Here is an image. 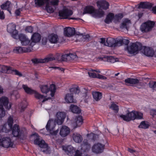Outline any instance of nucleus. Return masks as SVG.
Instances as JSON below:
<instances>
[{
    "label": "nucleus",
    "instance_id": "1",
    "mask_svg": "<svg viewBox=\"0 0 156 156\" xmlns=\"http://www.w3.org/2000/svg\"><path fill=\"white\" fill-rule=\"evenodd\" d=\"M35 0V3L36 5L41 6L46 4V9L49 13L54 12L55 9V6L58 4V0Z\"/></svg>",
    "mask_w": 156,
    "mask_h": 156
},
{
    "label": "nucleus",
    "instance_id": "2",
    "mask_svg": "<svg viewBox=\"0 0 156 156\" xmlns=\"http://www.w3.org/2000/svg\"><path fill=\"white\" fill-rule=\"evenodd\" d=\"M34 144L39 145L40 147V150L45 154H50L51 152L50 148L45 143L44 140L40 138L38 136H36L34 140Z\"/></svg>",
    "mask_w": 156,
    "mask_h": 156
},
{
    "label": "nucleus",
    "instance_id": "3",
    "mask_svg": "<svg viewBox=\"0 0 156 156\" xmlns=\"http://www.w3.org/2000/svg\"><path fill=\"white\" fill-rule=\"evenodd\" d=\"M34 144L39 145L40 147V150L45 154H50L51 152L50 148L45 143L44 140L40 138L38 136H36L34 140Z\"/></svg>",
    "mask_w": 156,
    "mask_h": 156
},
{
    "label": "nucleus",
    "instance_id": "4",
    "mask_svg": "<svg viewBox=\"0 0 156 156\" xmlns=\"http://www.w3.org/2000/svg\"><path fill=\"white\" fill-rule=\"evenodd\" d=\"M142 44L139 42H136L130 43L129 45L127 46L126 49L129 53L132 54L137 53L139 51L142 50Z\"/></svg>",
    "mask_w": 156,
    "mask_h": 156
},
{
    "label": "nucleus",
    "instance_id": "5",
    "mask_svg": "<svg viewBox=\"0 0 156 156\" xmlns=\"http://www.w3.org/2000/svg\"><path fill=\"white\" fill-rule=\"evenodd\" d=\"M10 129H11L12 134L14 136L18 137L22 140H23L25 138L24 133L23 131L20 130V128L18 125L15 124Z\"/></svg>",
    "mask_w": 156,
    "mask_h": 156
},
{
    "label": "nucleus",
    "instance_id": "6",
    "mask_svg": "<svg viewBox=\"0 0 156 156\" xmlns=\"http://www.w3.org/2000/svg\"><path fill=\"white\" fill-rule=\"evenodd\" d=\"M13 142L9 137H2L0 134V146L5 148L12 147Z\"/></svg>",
    "mask_w": 156,
    "mask_h": 156
},
{
    "label": "nucleus",
    "instance_id": "7",
    "mask_svg": "<svg viewBox=\"0 0 156 156\" xmlns=\"http://www.w3.org/2000/svg\"><path fill=\"white\" fill-rule=\"evenodd\" d=\"M70 93L69 94V103H76V99H74V97L76 94H78L80 92L78 87H73L69 89Z\"/></svg>",
    "mask_w": 156,
    "mask_h": 156
},
{
    "label": "nucleus",
    "instance_id": "8",
    "mask_svg": "<svg viewBox=\"0 0 156 156\" xmlns=\"http://www.w3.org/2000/svg\"><path fill=\"white\" fill-rule=\"evenodd\" d=\"M16 25L13 23H9L8 25L7 30L8 32L11 34L12 37L15 39L18 38V32L16 30Z\"/></svg>",
    "mask_w": 156,
    "mask_h": 156
},
{
    "label": "nucleus",
    "instance_id": "9",
    "mask_svg": "<svg viewBox=\"0 0 156 156\" xmlns=\"http://www.w3.org/2000/svg\"><path fill=\"white\" fill-rule=\"evenodd\" d=\"M55 58L53 57V54H50L47 55L44 59L35 58L32 60L33 63L35 64L38 63H46L54 60Z\"/></svg>",
    "mask_w": 156,
    "mask_h": 156
},
{
    "label": "nucleus",
    "instance_id": "10",
    "mask_svg": "<svg viewBox=\"0 0 156 156\" xmlns=\"http://www.w3.org/2000/svg\"><path fill=\"white\" fill-rule=\"evenodd\" d=\"M55 126V124L52 119L49 120L46 126L47 130L49 131L50 133L53 135H56L59 131L58 129L55 131L53 130Z\"/></svg>",
    "mask_w": 156,
    "mask_h": 156
},
{
    "label": "nucleus",
    "instance_id": "11",
    "mask_svg": "<svg viewBox=\"0 0 156 156\" xmlns=\"http://www.w3.org/2000/svg\"><path fill=\"white\" fill-rule=\"evenodd\" d=\"M155 23L154 21H148L143 23L141 26V29L144 32L149 31L154 26Z\"/></svg>",
    "mask_w": 156,
    "mask_h": 156
},
{
    "label": "nucleus",
    "instance_id": "12",
    "mask_svg": "<svg viewBox=\"0 0 156 156\" xmlns=\"http://www.w3.org/2000/svg\"><path fill=\"white\" fill-rule=\"evenodd\" d=\"M105 145L101 143H98L94 144L92 146V150L93 152L97 154L103 152L105 149Z\"/></svg>",
    "mask_w": 156,
    "mask_h": 156
},
{
    "label": "nucleus",
    "instance_id": "13",
    "mask_svg": "<svg viewBox=\"0 0 156 156\" xmlns=\"http://www.w3.org/2000/svg\"><path fill=\"white\" fill-rule=\"evenodd\" d=\"M56 118L55 121L58 125H62L64 121L66 115L65 112H58L56 115Z\"/></svg>",
    "mask_w": 156,
    "mask_h": 156
},
{
    "label": "nucleus",
    "instance_id": "14",
    "mask_svg": "<svg viewBox=\"0 0 156 156\" xmlns=\"http://www.w3.org/2000/svg\"><path fill=\"white\" fill-rule=\"evenodd\" d=\"M135 111L133 110L131 112H128L126 115H121L120 116V117L126 122H129L131 120H135Z\"/></svg>",
    "mask_w": 156,
    "mask_h": 156
},
{
    "label": "nucleus",
    "instance_id": "15",
    "mask_svg": "<svg viewBox=\"0 0 156 156\" xmlns=\"http://www.w3.org/2000/svg\"><path fill=\"white\" fill-rule=\"evenodd\" d=\"M97 5L99 9L106 10L108 9L109 4L105 0H99L96 2Z\"/></svg>",
    "mask_w": 156,
    "mask_h": 156
},
{
    "label": "nucleus",
    "instance_id": "16",
    "mask_svg": "<svg viewBox=\"0 0 156 156\" xmlns=\"http://www.w3.org/2000/svg\"><path fill=\"white\" fill-rule=\"evenodd\" d=\"M141 51L147 56L153 57L154 54V52L152 48L145 46H143Z\"/></svg>",
    "mask_w": 156,
    "mask_h": 156
},
{
    "label": "nucleus",
    "instance_id": "17",
    "mask_svg": "<svg viewBox=\"0 0 156 156\" xmlns=\"http://www.w3.org/2000/svg\"><path fill=\"white\" fill-rule=\"evenodd\" d=\"M9 103V100L7 98L5 97H2L0 98V104H1L0 105L2 107L3 106H4L6 109H9L11 107V105L9 103Z\"/></svg>",
    "mask_w": 156,
    "mask_h": 156
},
{
    "label": "nucleus",
    "instance_id": "18",
    "mask_svg": "<svg viewBox=\"0 0 156 156\" xmlns=\"http://www.w3.org/2000/svg\"><path fill=\"white\" fill-rule=\"evenodd\" d=\"M18 37L22 45L26 46L28 45L30 42V40L24 34H20Z\"/></svg>",
    "mask_w": 156,
    "mask_h": 156
},
{
    "label": "nucleus",
    "instance_id": "19",
    "mask_svg": "<svg viewBox=\"0 0 156 156\" xmlns=\"http://www.w3.org/2000/svg\"><path fill=\"white\" fill-rule=\"evenodd\" d=\"M106 42L108 46L109 47H115L119 46V41L116 40L113 38H109L107 39Z\"/></svg>",
    "mask_w": 156,
    "mask_h": 156
},
{
    "label": "nucleus",
    "instance_id": "20",
    "mask_svg": "<svg viewBox=\"0 0 156 156\" xmlns=\"http://www.w3.org/2000/svg\"><path fill=\"white\" fill-rule=\"evenodd\" d=\"M13 51L15 52L16 53L29 52L31 51V48L30 47H22L20 46L15 47Z\"/></svg>",
    "mask_w": 156,
    "mask_h": 156
},
{
    "label": "nucleus",
    "instance_id": "21",
    "mask_svg": "<svg viewBox=\"0 0 156 156\" xmlns=\"http://www.w3.org/2000/svg\"><path fill=\"white\" fill-rule=\"evenodd\" d=\"M153 4L148 2H141L138 5V9H151L152 7Z\"/></svg>",
    "mask_w": 156,
    "mask_h": 156
},
{
    "label": "nucleus",
    "instance_id": "22",
    "mask_svg": "<svg viewBox=\"0 0 156 156\" xmlns=\"http://www.w3.org/2000/svg\"><path fill=\"white\" fill-rule=\"evenodd\" d=\"M41 39V35L38 33H35L33 34L31 37L32 42L30 44V46H33L34 44H32V43H36L40 41Z\"/></svg>",
    "mask_w": 156,
    "mask_h": 156
},
{
    "label": "nucleus",
    "instance_id": "23",
    "mask_svg": "<svg viewBox=\"0 0 156 156\" xmlns=\"http://www.w3.org/2000/svg\"><path fill=\"white\" fill-rule=\"evenodd\" d=\"M58 16L61 17V19H68V9L64 8L62 10H60Z\"/></svg>",
    "mask_w": 156,
    "mask_h": 156
},
{
    "label": "nucleus",
    "instance_id": "24",
    "mask_svg": "<svg viewBox=\"0 0 156 156\" xmlns=\"http://www.w3.org/2000/svg\"><path fill=\"white\" fill-rule=\"evenodd\" d=\"M131 23V22L130 20L128 18L124 19L121 24L120 27L122 29L125 28L128 30L129 28V24Z\"/></svg>",
    "mask_w": 156,
    "mask_h": 156
},
{
    "label": "nucleus",
    "instance_id": "25",
    "mask_svg": "<svg viewBox=\"0 0 156 156\" xmlns=\"http://www.w3.org/2000/svg\"><path fill=\"white\" fill-rule=\"evenodd\" d=\"M95 9L94 7L91 5H87L84 9L83 14H93Z\"/></svg>",
    "mask_w": 156,
    "mask_h": 156
},
{
    "label": "nucleus",
    "instance_id": "26",
    "mask_svg": "<svg viewBox=\"0 0 156 156\" xmlns=\"http://www.w3.org/2000/svg\"><path fill=\"white\" fill-rule=\"evenodd\" d=\"M60 134L62 137H64L67 136L68 134V128L67 126H62L61 129Z\"/></svg>",
    "mask_w": 156,
    "mask_h": 156
},
{
    "label": "nucleus",
    "instance_id": "27",
    "mask_svg": "<svg viewBox=\"0 0 156 156\" xmlns=\"http://www.w3.org/2000/svg\"><path fill=\"white\" fill-rule=\"evenodd\" d=\"M73 138L74 141L77 143H80L83 140V137L82 136L78 133H73Z\"/></svg>",
    "mask_w": 156,
    "mask_h": 156
},
{
    "label": "nucleus",
    "instance_id": "28",
    "mask_svg": "<svg viewBox=\"0 0 156 156\" xmlns=\"http://www.w3.org/2000/svg\"><path fill=\"white\" fill-rule=\"evenodd\" d=\"M70 109L71 112L74 113L79 114L81 112V110L80 108L74 105H70Z\"/></svg>",
    "mask_w": 156,
    "mask_h": 156
},
{
    "label": "nucleus",
    "instance_id": "29",
    "mask_svg": "<svg viewBox=\"0 0 156 156\" xmlns=\"http://www.w3.org/2000/svg\"><path fill=\"white\" fill-rule=\"evenodd\" d=\"M125 82L126 83L136 84L139 83V80L136 78H129L125 79Z\"/></svg>",
    "mask_w": 156,
    "mask_h": 156
},
{
    "label": "nucleus",
    "instance_id": "30",
    "mask_svg": "<svg viewBox=\"0 0 156 156\" xmlns=\"http://www.w3.org/2000/svg\"><path fill=\"white\" fill-rule=\"evenodd\" d=\"M48 39L51 43H55L58 41V36L57 35L52 34L48 36Z\"/></svg>",
    "mask_w": 156,
    "mask_h": 156
},
{
    "label": "nucleus",
    "instance_id": "31",
    "mask_svg": "<svg viewBox=\"0 0 156 156\" xmlns=\"http://www.w3.org/2000/svg\"><path fill=\"white\" fill-rule=\"evenodd\" d=\"M11 6L10 2L9 1H7L6 2L1 5V8L2 9H7L10 14H11Z\"/></svg>",
    "mask_w": 156,
    "mask_h": 156
},
{
    "label": "nucleus",
    "instance_id": "32",
    "mask_svg": "<svg viewBox=\"0 0 156 156\" xmlns=\"http://www.w3.org/2000/svg\"><path fill=\"white\" fill-rule=\"evenodd\" d=\"M11 67L4 65H0V71L4 73H10Z\"/></svg>",
    "mask_w": 156,
    "mask_h": 156
},
{
    "label": "nucleus",
    "instance_id": "33",
    "mask_svg": "<svg viewBox=\"0 0 156 156\" xmlns=\"http://www.w3.org/2000/svg\"><path fill=\"white\" fill-rule=\"evenodd\" d=\"M105 14V12L103 10L99 11L95 9L93 14L94 16L101 18Z\"/></svg>",
    "mask_w": 156,
    "mask_h": 156
},
{
    "label": "nucleus",
    "instance_id": "34",
    "mask_svg": "<svg viewBox=\"0 0 156 156\" xmlns=\"http://www.w3.org/2000/svg\"><path fill=\"white\" fill-rule=\"evenodd\" d=\"M114 19V14L112 13H109L107 16L105 20V22L108 24L112 22V20Z\"/></svg>",
    "mask_w": 156,
    "mask_h": 156
},
{
    "label": "nucleus",
    "instance_id": "35",
    "mask_svg": "<svg viewBox=\"0 0 156 156\" xmlns=\"http://www.w3.org/2000/svg\"><path fill=\"white\" fill-rule=\"evenodd\" d=\"M76 123V127L80 126L83 122V120L82 116L78 115L76 117L75 119Z\"/></svg>",
    "mask_w": 156,
    "mask_h": 156
},
{
    "label": "nucleus",
    "instance_id": "36",
    "mask_svg": "<svg viewBox=\"0 0 156 156\" xmlns=\"http://www.w3.org/2000/svg\"><path fill=\"white\" fill-rule=\"evenodd\" d=\"M76 35H79L80 33L76 32L74 28L69 27V38H71L72 36Z\"/></svg>",
    "mask_w": 156,
    "mask_h": 156
},
{
    "label": "nucleus",
    "instance_id": "37",
    "mask_svg": "<svg viewBox=\"0 0 156 156\" xmlns=\"http://www.w3.org/2000/svg\"><path fill=\"white\" fill-rule=\"evenodd\" d=\"M93 98L96 101L99 100L102 97V94L98 92H95L93 93Z\"/></svg>",
    "mask_w": 156,
    "mask_h": 156
},
{
    "label": "nucleus",
    "instance_id": "38",
    "mask_svg": "<svg viewBox=\"0 0 156 156\" xmlns=\"http://www.w3.org/2000/svg\"><path fill=\"white\" fill-rule=\"evenodd\" d=\"M22 87L25 90V92L28 94H33L34 90L28 87L27 85H23Z\"/></svg>",
    "mask_w": 156,
    "mask_h": 156
},
{
    "label": "nucleus",
    "instance_id": "39",
    "mask_svg": "<svg viewBox=\"0 0 156 156\" xmlns=\"http://www.w3.org/2000/svg\"><path fill=\"white\" fill-rule=\"evenodd\" d=\"M150 126L149 123L145 121H143L138 126V127L143 129H146L149 128Z\"/></svg>",
    "mask_w": 156,
    "mask_h": 156
},
{
    "label": "nucleus",
    "instance_id": "40",
    "mask_svg": "<svg viewBox=\"0 0 156 156\" xmlns=\"http://www.w3.org/2000/svg\"><path fill=\"white\" fill-rule=\"evenodd\" d=\"M56 87L54 84H52L50 85V87L49 88V91H51V95L52 97L54 96L55 93V92Z\"/></svg>",
    "mask_w": 156,
    "mask_h": 156
},
{
    "label": "nucleus",
    "instance_id": "41",
    "mask_svg": "<svg viewBox=\"0 0 156 156\" xmlns=\"http://www.w3.org/2000/svg\"><path fill=\"white\" fill-rule=\"evenodd\" d=\"M135 119H143V114L140 112L135 111Z\"/></svg>",
    "mask_w": 156,
    "mask_h": 156
},
{
    "label": "nucleus",
    "instance_id": "42",
    "mask_svg": "<svg viewBox=\"0 0 156 156\" xmlns=\"http://www.w3.org/2000/svg\"><path fill=\"white\" fill-rule=\"evenodd\" d=\"M129 42V41L126 39H120L119 40V46H121L124 44L126 45H128Z\"/></svg>",
    "mask_w": 156,
    "mask_h": 156
},
{
    "label": "nucleus",
    "instance_id": "43",
    "mask_svg": "<svg viewBox=\"0 0 156 156\" xmlns=\"http://www.w3.org/2000/svg\"><path fill=\"white\" fill-rule=\"evenodd\" d=\"M10 73H12L13 74L17 75L19 76H22V74L18 71L16 69H14L11 67V69H10Z\"/></svg>",
    "mask_w": 156,
    "mask_h": 156
},
{
    "label": "nucleus",
    "instance_id": "44",
    "mask_svg": "<svg viewBox=\"0 0 156 156\" xmlns=\"http://www.w3.org/2000/svg\"><path fill=\"white\" fill-rule=\"evenodd\" d=\"M87 136L89 139L94 141L95 140L96 138V135L93 133L87 134Z\"/></svg>",
    "mask_w": 156,
    "mask_h": 156
},
{
    "label": "nucleus",
    "instance_id": "45",
    "mask_svg": "<svg viewBox=\"0 0 156 156\" xmlns=\"http://www.w3.org/2000/svg\"><path fill=\"white\" fill-rule=\"evenodd\" d=\"M123 17V15L122 13H120L115 14L114 15V19L117 21H119Z\"/></svg>",
    "mask_w": 156,
    "mask_h": 156
},
{
    "label": "nucleus",
    "instance_id": "46",
    "mask_svg": "<svg viewBox=\"0 0 156 156\" xmlns=\"http://www.w3.org/2000/svg\"><path fill=\"white\" fill-rule=\"evenodd\" d=\"M41 92L43 93L46 94L49 91V88L47 85L41 86L40 87Z\"/></svg>",
    "mask_w": 156,
    "mask_h": 156
},
{
    "label": "nucleus",
    "instance_id": "47",
    "mask_svg": "<svg viewBox=\"0 0 156 156\" xmlns=\"http://www.w3.org/2000/svg\"><path fill=\"white\" fill-rule=\"evenodd\" d=\"M110 108L112 109L113 110L115 111L118 112L119 110V107L114 102H112V104Z\"/></svg>",
    "mask_w": 156,
    "mask_h": 156
},
{
    "label": "nucleus",
    "instance_id": "48",
    "mask_svg": "<svg viewBox=\"0 0 156 156\" xmlns=\"http://www.w3.org/2000/svg\"><path fill=\"white\" fill-rule=\"evenodd\" d=\"M13 120L11 116H10L8 118L7 122L9 128L13 126L12 125L13 123Z\"/></svg>",
    "mask_w": 156,
    "mask_h": 156
},
{
    "label": "nucleus",
    "instance_id": "49",
    "mask_svg": "<svg viewBox=\"0 0 156 156\" xmlns=\"http://www.w3.org/2000/svg\"><path fill=\"white\" fill-rule=\"evenodd\" d=\"M21 107V108L20 111L21 112H23L27 106V103L26 101L23 102L22 103L20 104L19 106Z\"/></svg>",
    "mask_w": 156,
    "mask_h": 156
},
{
    "label": "nucleus",
    "instance_id": "50",
    "mask_svg": "<svg viewBox=\"0 0 156 156\" xmlns=\"http://www.w3.org/2000/svg\"><path fill=\"white\" fill-rule=\"evenodd\" d=\"M33 94H34L35 97L37 99H39L43 98V96L39 94L36 91L34 90Z\"/></svg>",
    "mask_w": 156,
    "mask_h": 156
},
{
    "label": "nucleus",
    "instance_id": "51",
    "mask_svg": "<svg viewBox=\"0 0 156 156\" xmlns=\"http://www.w3.org/2000/svg\"><path fill=\"white\" fill-rule=\"evenodd\" d=\"M77 58V56L75 53H69V60H73Z\"/></svg>",
    "mask_w": 156,
    "mask_h": 156
},
{
    "label": "nucleus",
    "instance_id": "52",
    "mask_svg": "<svg viewBox=\"0 0 156 156\" xmlns=\"http://www.w3.org/2000/svg\"><path fill=\"white\" fill-rule=\"evenodd\" d=\"M5 115V111L4 108L0 105V117H4Z\"/></svg>",
    "mask_w": 156,
    "mask_h": 156
},
{
    "label": "nucleus",
    "instance_id": "53",
    "mask_svg": "<svg viewBox=\"0 0 156 156\" xmlns=\"http://www.w3.org/2000/svg\"><path fill=\"white\" fill-rule=\"evenodd\" d=\"M149 86L153 90L156 91V82H150L149 84Z\"/></svg>",
    "mask_w": 156,
    "mask_h": 156
},
{
    "label": "nucleus",
    "instance_id": "54",
    "mask_svg": "<svg viewBox=\"0 0 156 156\" xmlns=\"http://www.w3.org/2000/svg\"><path fill=\"white\" fill-rule=\"evenodd\" d=\"M68 56V54H61V62L65 61L67 60V58Z\"/></svg>",
    "mask_w": 156,
    "mask_h": 156
},
{
    "label": "nucleus",
    "instance_id": "55",
    "mask_svg": "<svg viewBox=\"0 0 156 156\" xmlns=\"http://www.w3.org/2000/svg\"><path fill=\"white\" fill-rule=\"evenodd\" d=\"M53 57L55 58L54 60L56 59L58 61L61 62V53H57L56 54L55 57H54V56H53Z\"/></svg>",
    "mask_w": 156,
    "mask_h": 156
},
{
    "label": "nucleus",
    "instance_id": "56",
    "mask_svg": "<svg viewBox=\"0 0 156 156\" xmlns=\"http://www.w3.org/2000/svg\"><path fill=\"white\" fill-rule=\"evenodd\" d=\"M150 114L154 117L156 118V109H152L150 111Z\"/></svg>",
    "mask_w": 156,
    "mask_h": 156
},
{
    "label": "nucleus",
    "instance_id": "57",
    "mask_svg": "<svg viewBox=\"0 0 156 156\" xmlns=\"http://www.w3.org/2000/svg\"><path fill=\"white\" fill-rule=\"evenodd\" d=\"M68 27H66L64 29L63 34L64 36L68 37Z\"/></svg>",
    "mask_w": 156,
    "mask_h": 156
},
{
    "label": "nucleus",
    "instance_id": "58",
    "mask_svg": "<svg viewBox=\"0 0 156 156\" xmlns=\"http://www.w3.org/2000/svg\"><path fill=\"white\" fill-rule=\"evenodd\" d=\"M88 74L89 76L93 78H96L97 77V74L94 73L88 72Z\"/></svg>",
    "mask_w": 156,
    "mask_h": 156
},
{
    "label": "nucleus",
    "instance_id": "59",
    "mask_svg": "<svg viewBox=\"0 0 156 156\" xmlns=\"http://www.w3.org/2000/svg\"><path fill=\"white\" fill-rule=\"evenodd\" d=\"M62 147L63 150L67 154H68V146L66 145L63 146Z\"/></svg>",
    "mask_w": 156,
    "mask_h": 156
},
{
    "label": "nucleus",
    "instance_id": "60",
    "mask_svg": "<svg viewBox=\"0 0 156 156\" xmlns=\"http://www.w3.org/2000/svg\"><path fill=\"white\" fill-rule=\"evenodd\" d=\"M6 125L5 124L3 125L2 129V132H4L6 133H8L9 131V129H8L6 127Z\"/></svg>",
    "mask_w": 156,
    "mask_h": 156
},
{
    "label": "nucleus",
    "instance_id": "61",
    "mask_svg": "<svg viewBox=\"0 0 156 156\" xmlns=\"http://www.w3.org/2000/svg\"><path fill=\"white\" fill-rule=\"evenodd\" d=\"M25 30L26 31L31 33L33 31V29L31 26H29L26 28Z\"/></svg>",
    "mask_w": 156,
    "mask_h": 156
},
{
    "label": "nucleus",
    "instance_id": "62",
    "mask_svg": "<svg viewBox=\"0 0 156 156\" xmlns=\"http://www.w3.org/2000/svg\"><path fill=\"white\" fill-rule=\"evenodd\" d=\"M81 152L79 150H77L75 153L74 156H82Z\"/></svg>",
    "mask_w": 156,
    "mask_h": 156
},
{
    "label": "nucleus",
    "instance_id": "63",
    "mask_svg": "<svg viewBox=\"0 0 156 156\" xmlns=\"http://www.w3.org/2000/svg\"><path fill=\"white\" fill-rule=\"evenodd\" d=\"M108 60L111 62L114 63L115 62V60L113 57H108Z\"/></svg>",
    "mask_w": 156,
    "mask_h": 156
},
{
    "label": "nucleus",
    "instance_id": "64",
    "mask_svg": "<svg viewBox=\"0 0 156 156\" xmlns=\"http://www.w3.org/2000/svg\"><path fill=\"white\" fill-rule=\"evenodd\" d=\"M83 144L84 146H86L87 147H90V144H89L88 141L87 140H84L83 142Z\"/></svg>",
    "mask_w": 156,
    "mask_h": 156
}]
</instances>
